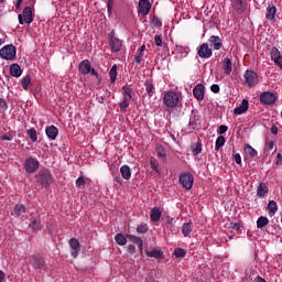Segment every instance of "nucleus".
<instances>
[{"mask_svg": "<svg viewBox=\"0 0 282 282\" xmlns=\"http://www.w3.org/2000/svg\"><path fill=\"white\" fill-rule=\"evenodd\" d=\"M155 151H156L158 158H161L163 162H166V150L164 149V147L159 144L156 145Z\"/></svg>", "mask_w": 282, "mask_h": 282, "instance_id": "7c9ffc66", "label": "nucleus"}, {"mask_svg": "<svg viewBox=\"0 0 282 282\" xmlns=\"http://www.w3.org/2000/svg\"><path fill=\"white\" fill-rule=\"evenodd\" d=\"M270 58L272 62H274V65L282 69V55L281 51L276 46H273L270 51Z\"/></svg>", "mask_w": 282, "mask_h": 282, "instance_id": "0eeeda50", "label": "nucleus"}, {"mask_svg": "<svg viewBox=\"0 0 282 282\" xmlns=\"http://www.w3.org/2000/svg\"><path fill=\"white\" fill-rule=\"evenodd\" d=\"M276 165L279 166V165H281L282 164V155H281V153H278V155H276Z\"/></svg>", "mask_w": 282, "mask_h": 282, "instance_id": "0e129e2a", "label": "nucleus"}, {"mask_svg": "<svg viewBox=\"0 0 282 282\" xmlns=\"http://www.w3.org/2000/svg\"><path fill=\"white\" fill-rule=\"evenodd\" d=\"M22 88L28 91L30 89V86L32 85V77L30 75H26L22 80H21Z\"/></svg>", "mask_w": 282, "mask_h": 282, "instance_id": "c9c22d12", "label": "nucleus"}, {"mask_svg": "<svg viewBox=\"0 0 282 282\" xmlns=\"http://www.w3.org/2000/svg\"><path fill=\"white\" fill-rule=\"evenodd\" d=\"M127 239H130V241H133L139 247L140 252H143L144 250V242L142 241V238L133 235H127Z\"/></svg>", "mask_w": 282, "mask_h": 282, "instance_id": "412c9836", "label": "nucleus"}, {"mask_svg": "<svg viewBox=\"0 0 282 282\" xmlns=\"http://www.w3.org/2000/svg\"><path fill=\"white\" fill-rule=\"evenodd\" d=\"M226 131H228V127L227 126H220L219 127V133H220V135H224V133H226Z\"/></svg>", "mask_w": 282, "mask_h": 282, "instance_id": "052dcab7", "label": "nucleus"}, {"mask_svg": "<svg viewBox=\"0 0 282 282\" xmlns=\"http://www.w3.org/2000/svg\"><path fill=\"white\" fill-rule=\"evenodd\" d=\"M107 8H108V15L111 17L113 12V0H108Z\"/></svg>", "mask_w": 282, "mask_h": 282, "instance_id": "3c124183", "label": "nucleus"}, {"mask_svg": "<svg viewBox=\"0 0 282 282\" xmlns=\"http://www.w3.org/2000/svg\"><path fill=\"white\" fill-rule=\"evenodd\" d=\"M153 83L151 82H147L145 83V90H147V94H149L150 96H153Z\"/></svg>", "mask_w": 282, "mask_h": 282, "instance_id": "a18cd8bd", "label": "nucleus"}, {"mask_svg": "<svg viewBox=\"0 0 282 282\" xmlns=\"http://www.w3.org/2000/svg\"><path fill=\"white\" fill-rule=\"evenodd\" d=\"M139 12L145 17L151 12V2L149 0H140L139 1Z\"/></svg>", "mask_w": 282, "mask_h": 282, "instance_id": "2eb2a0df", "label": "nucleus"}, {"mask_svg": "<svg viewBox=\"0 0 282 282\" xmlns=\"http://www.w3.org/2000/svg\"><path fill=\"white\" fill-rule=\"evenodd\" d=\"M224 144H226V138L224 135L218 137L215 144L216 151H219Z\"/></svg>", "mask_w": 282, "mask_h": 282, "instance_id": "ea45409f", "label": "nucleus"}, {"mask_svg": "<svg viewBox=\"0 0 282 282\" xmlns=\"http://www.w3.org/2000/svg\"><path fill=\"white\" fill-rule=\"evenodd\" d=\"M110 82L116 83V79L118 78V65H113L109 72Z\"/></svg>", "mask_w": 282, "mask_h": 282, "instance_id": "e433bc0d", "label": "nucleus"}, {"mask_svg": "<svg viewBox=\"0 0 282 282\" xmlns=\"http://www.w3.org/2000/svg\"><path fill=\"white\" fill-rule=\"evenodd\" d=\"M232 8L238 14H243V12H246V3H243V0H234Z\"/></svg>", "mask_w": 282, "mask_h": 282, "instance_id": "f3484780", "label": "nucleus"}, {"mask_svg": "<svg viewBox=\"0 0 282 282\" xmlns=\"http://www.w3.org/2000/svg\"><path fill=\"white\" fill-rule=\"evenodd\" d=\"M39 184L44 188H50L54 184V176L48 170H42L36 175Z\"/></svg>", "mask_w": 282, "mask_h": 282, "instance_id": "f257e3e1", "label": "nucleus"}, {"mask_svg": "<svg viewBox=\"0 0 282 282\" xmlns=\"http://www.w3.org/2000/svg\"><path fill=\"white\" fill-rule=\"evenodd\" d=\"M0 58L3 61H14L17 58V46L7 44L0 50Z\"/></svg>", "mask_w": 282, "mask_h": 282, "instance_id": "f03ea898", "label": "nucleus"}, {"mask_svg": "<svg viewBox=\"0 0 282 282\" xmlns=\"http://www.w3.org/2000/svg\"><path fill=\"white\" fill-rule=\"evenodd\" d=\"M213 94H219V85L213 84L210 87Z\"/></svg>", "mask_w": 282, "mask_h": 282, "instance_id": "6e6d98bb", "label": "nucleus"}, {"mask_svg": "<svg viewBox=\"0 0 282 282\" xmlns=\"http://www.w3.org/2000/svg\"><path fill=\"white\" fill-rule=\"evenodd\" d=\"M123 93L126 94L124 98H132L131 94H133V91L131 90V88L123 86L122 87Z\"/></svg>", "mask_w": 282, "mask_h": 282, "instance_id": "de8ad7c7", "label": "nucleus"}, {"mask_svg": "<svg viewBox=\"0 0 282 282\" xmlns=\"http://www.w3.org/2000/svg\"><path fill=\"white\" fill-rule=\"evenodd\" d=\"M115 241L118 246H127V236L124 237L122 234H117L115 236Z\"/></svg>", "mask_w": 282, "mask_h": 282, "instance_id": "f704fd0d", "label": "nucleus"}, {"mask_svg": "<svg viewBox=\"0 0 282 282\" xmlns=\"http://www.w3.org/2000/svg\"><path fill=\"white\" fill-rule=\"evenodd\" d=\"M192 153L194 155H199V153H202V144L196 143V144L192 145Z\"/></svg>", "mask_w": 282, "mask_h": 282, "instance_id": "c03bdc74", "label": "nucleus"}, {"mask_svg": "<svg viewBox=\"0 0 282 282\" xmlns=\"http://www.w3.org/2000/svg\"><path fill=\"white\" fill-rule=\"evenodd\" d=\"M223 69L228 76L232 74V59H230V57L224 59Z\"/></svg>", "mask_w": 282, "mask_h": 282, "instance_id": "5701e85b", "label": "nucleus"}, {"mask_svg": "<svg viewBox=\"0 0 282 282\" xmlns=\"http://www.w3.org/2000/svg\"><path fill=\"white\" fill-rule=\"evenodd\" d=\"M150 218L151 221H160V219L162 218V210H160L159 207L152 208L150 213Z\"/></svg>", "mask_w": 282, "mask_h": 282, "instance_id": "b1692460", "label": "nucleus"}, {"mask_svg": "<svg viewBox=\"0 0 282 282\" xmlns=\"http://www.w3.org/2000/svg\"><path fill=\"white\" fill-rule=\"evenodd\" d=\"M147 257H151L152 259H164V252H162V250L153 249L147 251Z\"/></svg>", "mask_w": 282, "mask_h": 282, "instance_id": "bb28decb", "label": "nucleus"}, {"mask_svg": "<svg viewBox=\"0 0 282 282\" xmlns=\"http://www.w3.org/2000/svg\"><path fill=\"white\" fill-rule=\"evenodd\" d=\"M260 102H262V105H274L276 102V95L270 91L262 93Z\"/></svg>", "mask_w": 282, "mask_h": 282, "instance_id": "9b49d317", "label": "nucleus"}, {"mask_svg": "<svg viewBox=\"0 0 282 282\" xmlns=\"http://www.w3.org/2000/svg\"><path fill=\"white\" fill-rule=\"evenodd\" d=\"M39 166H41V163H39V160L34 158H29L24 162V169L29 174L36 173L39 171Z\"/></svg>", "mask_w": 282, "mask_h": 282, "instance_id": "39448f33", "label": "nucleus"}, {"mask_svg": "<svg viewBox=\"0 0 282 282\" xmlns=\"http://www.w3.org/2000/svg\"><path fill=\"white\" fill-rule=\"evenodd\" d=\"M134 61L137 63V65H140L142 63V61H144V53H138V55H135Z\"/></svg>", "mask_w": 282, "mask_h": 282, "instance_id": "8fccbe9b", "label": "nucleus"}, {"mask_svg": "<svg viewBox=\"0 0 282 282\" xmlns=\"http://www.w3.org/2000/svg\"><path fill=\"white\" fill-rule=\"evenodd\" d=\"M150 166H151V169H153V171H155L158 173V161L151 160Z\"/></svg>", "mask_w": 282, "mask_h": 282, "instance_id": "5fc2aeb1", "label": "nucleus"}, {"mask_svg": "<svg viewBox=\"0 0 282 282\" xmlns=\"http://www.w3.org/2000/svg\"><path fill=\"white\" fill-rule=\"evenodd\" d=\"M163 102L170 108L177 107L180 105V96L174 91H167L163 97Z\"/></svg>", "mask_w": 282, "mask_h": 282, "instance_id": "7ed1b4c3", "label": "nucleus"}, {"mask_svg": "<svg viewBox=\"0 0 282 282\" xmlns=\"http://www.w3.org/2000/svg\"><path fill=\"white\" fill-rule=\"evenodd\" d=\"M25 213V206L22 204H18L14 206V215L15 217H21Z\"/></svg>", "mask_w": 282, "mask_h": 282, "instance_id": "4c0bfd02", "label": "nucleus"}, {"mask_svg": "<svg viewBox=\"0 0 282 282\" xmlns=\"http://www.w3.org/2000/svg\"><path fill=\"white\" fill-rule=\"evenodd\" d=\"M205 88L204 85L197 84L193 89V96L196 100H204Z\"/></svg>", "mask_w": 282, "mask_h": 282, "instance_id": "dca6fc26", "label": "nucleus"}, {"mask_svg": "<svg viewBox=\"0 0 282 282\" xmlns=\"http://www.w3.org/2000/svg\"><path fill=\"white\" fill-rule=\"evenodd\" d=\"M248 99H243L239 107L235 108L234 113L236 116H241V113H246L248 111Z\"/></svg>", "mask_w": 282, "mask_h": 282, "instance_id": "aec40b11", "label": "nucleus"}, {"mask_svg": "<svg viewBox=\"0 0 282 282\" xmlns=\"http://www.w3.org/2000/svg\"><path fill=\"white\" fill-rule=\"evenodd\" d=\"M152 23L155 28H162V20H160V18L156 15H153Z\"/></svg>", "mask_w": 282, "mask_h": 282, "instance_id": "49530a36", "label": "nucleus"}, {"mask_svg": "<svg viewBox=\"0 0 282 282\" xmlns=\"http://www.w3.org/2000/svg\"><path fill=\"white\" fill-rule=\"evenodd\" d=\"M30 228L34 230V232H37V230H41L43 228V225L41 224V219L35 218L30 223Z\"/></svg>", "mask_w": 282, "mask_h": 282, "instance_id": "2f4dec72", "label": "nucleus"}, {"mask_svg": "<svg viewBox=\"0 0 282 282\" xmlns=\"http://www.w3.org/2000/svg\"><path fill=\"white\" fill-rule=\"evenodd\" d=\"M89 74H91V76H96V78H98V72H96V68H90Z\"/></svg>", "mask_w": 282, "mask_h": 282, "instance_id": "338daca9", "label": "nucleus"}, {"mask_svg": "<svg viewBox=\"0 0 282 282\" xmlns=\"http://www.w3.org/2000/svg\"><path fill=\"white\" fill-rule=\"evenodd\" d=\"M30 263L35 269L41 270V268H45V260L41 256H31Z\"/></svg>", "mask_w": 282, "mask_h": 282, "instance_id": "f8f14e48", "label": "nucleus"}, {"mask_svg": "<svg viewBox=\"0 0 282 282\" xmlns=\"http://www.w3.org/2000/svg\"><path fill=\"white\" fill-rule=\"evenodd\" d=\"M79 72L85 76L86 74H89V72H91V63L89 62V59H84L79 63Z\"/></svg>", "mask_w": 282, "mask_h": 282, "instance_id": "a211bd4d", "label": "nucleus"}, {"mask_svg": "<svg viewBox=\"0 0 282 282\" xmlns=\"http://www.w3.org/2000/svg\"><path fill=\"white\" fill-rule=\"evenodd\" d=\"M174 256L176 257V259H184V257H186V250L182 248H176L174 250Z\"/></svg>", "mask_w": 282, "mask_h": 282, "instance_id": "79ce46f5", "label": "nucleus"}, {"mask_svg": "<svg viewBox=\"0 0 282 282\" xmlns=\"http://www.w3.org/2000/svg\"><path fill=\"white\" fill-rule=\"evenodd\" d=\"M269 215H276V212L279 210V206L276 205V202L270 200L268 204Z\"/></svg>", "mask_w": 282, "mask_h": 282, "instance_id": "72a5a7b5", "label": "nucleus"}, {"mask_svg": "<svg viewBox=\"0 0 282 282\" xmlns=\"http://www.w3.org/2000/svg\"><path fill=\"white\" fill-rule=\"evenodd\" d=\"M128 252L130 254H135V245H129L128 246Z\"/></svg>", "mask_w": 282, "mask_h": 282, "instance_id": "bf43d9fd", "label": "nucleus"}, {"mask_svg": "<svg viewBox=\"0 0 282 282\" xmlns=\"http://www.w3.org/2000/svg\"><path fill=\"white\" fill-rule=\"evenodd\" d=\"M270 224V220L265 216H260L257 220V228H265Z\"/></svg>", "mask_w": 282, "mask_h": 282, "instance_id": "473e14b6", "label": "nucleus"}, {"mask_svg": "<svg viewBox=\"0 0 282 282\" xmlns=\"http://www.w3.org/2000/svg\"><path fill=\"white\" fill-rule=\"evenodd\" d=\"M274 17H276V7L271 6L267 8L265 20L274 21Z\"/></svg>", "mask_w": 282, "mask_h": 282, "instance_id": "393cba45", "label": "nucleus"}, {"mask_svg": "<svg viewBox=\"0 0 282 282\" xmlns=\"http://www.w3.org/2000/svg\"><path fill=\"white\" fill-rule=\"evenodd\" d=\"M45 133L50 140H55L58 138V128L56 126H50L45 129Z\"/></svg>", "mask_w": 282, "mask_h": 282, "instance_id": "6ab92c4d", "label": "nucleus"}, {"mask_svg": "<svg viewBox=\"0 0 282 282\" xmlns=\"http://www.w3.org/2000/svg\"><path fill=\"white\" fill-rule=\"evenodd\" d=\"M257 282H267L265 279L261 278V276H258L257 278Z\"/></svg>", "mask_w": 282, "mask_h": 282, "instance_id": "774afa93", "label": "nucleus"}, {"mask_svg": "<svg viewBox=\"0 0 282 282\" xmlns=\"http://www.w3.org/2000/svg\"><path fill=\"white\" fill-rule=\"evenodd\" d=\"M208 43H209V46L213 47V50H216V51L224 47V43L221 42V37H219L217 35H212L208 39Z\"/></svg>", "mask_w": 282, "mask_h": 282, "instance_id": "ddd939ff", "label": "nucleus"}, {"mask_svg": "<svg viewBox=\"0 0 282 282\" xmlns=\"http://www.w3.org/2000/svg\"><path fill=\"white\" fill-rule=\"evenodd\" d=\"M197 55L199 58H210L213 56V48L208 45V43H203L197 48Z\"/></svg>", "mask_w": 282, "mask_h": 282, "instance_id": "1a4fd4ad", "label": "nucleus"}, {"mask_svg": "<svg viewBox=\"0 0 282 282\" xmlns=\"http://www.w3.org/2000/svg\"><path fill=\"white\" fill-rule=\"evenodd\" d=\"M120 173L123 180H131V167H129V165H122L120 167Z\"/></svg>", "mask_w": 282, "mask_h": 282, "instance_id": "cd10ccee", "label": "nucleus"}, {"mask_svg": "<svg viewBox=\"0 0 282 282\" xmlns=\"http://www.w3.org/2000/svg\"><path fill=\"white\" fill-rule=\"evenodd\" d=\"M69 246L72 248V257L74 259H76V257H78V253L80 252V241H78V239L76 238H72L69 240Z\"/></svg>", "mask_w": 282, "mask_h": 282, "instance_id": "4468645a", "label": "nucleus"}, {"mask_svg": "<svg viewBox=\"0 0 282 282\" xmlns=\"http://www.w3.org/2000/svg\"><path fill=\"white\" fill-rule=\"evenodd\" d=\"M10 74L11 76L19 78L21 74H23V70H21V66L19 64H12L10 67Z\"/></svg>", "mask_w": 282, "mask_h": 282, "instance_id": "a878e982", "label": "nucleus"}, {"mask_svg": "<svg viewBox=\"0 0 282 282\" xmlns=\"http://www.w3.org/2000/svg\"><path fill=\"white\" fill-rule=\"evenodd\" d=\"M137 232L140 235H144L145 232H149V226L147 224H141L137 227Z\"/></svg>", "mask_w": 282, "mask_h": 282, "instance_id": "37998d69", "label": "nucleus"}, {"mask_svg": "<svg viewBox=\"0 0 282 282\" xmlns=\"http://www.w3.org/2000/svg\"><path fill=\"white\" fill-rule=\"evenodd\" d=\"M272 149H274V141L267 140L265 141V150L272 151Z\"/></svg>", "mask_w": 282, "mask_h": 282, "instance_id": "864d4df0", "label": "nucleus"}, {"mask_svg": "<svg viewBox=\"0 0 282 282\" xmlns=\"http://www.w3.org/2000/svg\"><path fill=\"white\" fill-rule=\"evenodd\" d=\"M193 232V223H185L182 226V234L184 237H188Z\"/></svg>", "mask_w": 282, "mask_h": 282, "instance_id": "c756f323", "label": "nucleus"}, {"mask_svg": "<svg viewBox=\"0 0 282 282\" xmlns=\"http://www.w3.org/2000/svg\"><path fill=\"white\" fill-rule=\"evenodd\" d=\"M234 160H235L236 164H241V154L236 153L234 155Z\"/></svg>", "mask_w": 282, "mask_h": 282, "instance_id": "13d9d810", "label": "nucleus"}, {"mask_svg": "<svg viewBox=\"0 0 282 282\" xmlns=\"http://www.w3.org/2000/svg\"><path fill=\"white\" fill-rule=\"evenodd\" d=\"M245 83L248 87H254L259 84V75L254 70H247L245 73Z\"/></svg>", "mask_w": 282, "mask_h": 282, "instance_id": "423d86ee", "label": "nucleus"}, {"mask_svg": "<svg viewBox=\"0 0 282 282\" xmlns=\"http://www.w3.org/2000/svg\"><path fill=\"white\" fill-rule=\"evenodd\" d=\"M268 195V186L264 183H260L257 188V196L258 197H265Z\"/></svg>", "mask_w": 282, "mask_h": 282, "instance_id": "c85d7f7f", "label": "nucleus"}, {"mask_svg": "<svg viewBox=\"0 0 282 282\" xmlns=\"http://www.w3.org/2000/svg\"><path fill=\"white\" fill-rule=\"evenodd\" d=\"M115 32H110L109 34V44L112 52H120L122 50V41H120L118 37L113 36Z\"/></svg>", "mask_w": 282, "mask_h": 282, "instance_id": "9d476101", "label": "nucleus"}, {"mask_svg": "<svg viewBox=\"0 0 282 282\" xmlns=\"http://www.w3.org/2000/svg\"><path fill=\"white\" fill-rule=\"evenodd\" d=\"M29 138L31 139V142H36L39 140V135L36 134V129L31 128L26 131Z\"/></svg>", "mask_w": 282, "mask_h": 282, "instance_id": "58836bf2", "label": "nucleus"}, {"mask_svg": "<svg viewBox=\"0 0 282 282\" xmlns=\"http://www.w3.org/2000/svg\"><path fill=\"white\" fill-rule=\"evenodd\" d=\"M257 155V150L252 148L250 144H245V158L246 160H252Z\"/></svg>", "mask_w": 282, "mask_h": 282, "instance_id": "4be33fe9", "label": "nucleus"}, {"mask_svg": "<svg viewBox=\"0 0 282 282\" xmlns=\"http://www.w3.org/2000/svg\"><path fill=\"white\" fill-rule=\"evenodd\" d=\"M129 102H131V98L124 97L123 100L119 104L122 112L127 111V109L129 108Z\"/></svg>", "mask_w": 282, "mask_h": 282, "instance_id": "a19ab883", "label": "nucleus"}, {"mask_svg": "<svg viewBox=\"0 0 282 282\" xmlns=\"http://www.w3.org/2000/svg\"><path fill=\"white\" fill-rule=\"evenodd\" d=\"M232 230H239L241 228V225L239 223H231Z\"/></svg>", "mask_w": 282, "mask_h": 282, "instance_id": "680f3d73", "label": "nucleus"}, {"mask_svg": "<svg viewBox=\"0 0 282 282\" xmlns=\"http://www.w3.org/2000/svg\"><path fill=\"white\" fill-rule=\"evenodd\" d=\"M0 107L1 109H8V102L6 101V99L0 98Z\"/></svg>", "mask_w": 282, "mask_h": 282, "instance_id": "4d7b16f0", "label": "nucleus"}, {"mask_svg": "<svg viewBox=\"0 0 282 282\" xmlns=\"http://www.w3.org/2000/svg\"><path fill=\"white\" fill-rule=\"evenodd\" d=\"M19 23L20 25H23V23H26L30 25L32 21H34V17L32 15V8L31 7H25L22 11V14L18 15Z\"/></svg>", "mask_w": 282, "mask_h": 282, "instance_id": "20e7f679", "label": "nucleus"}, {"mask_svg": "<svg viewBox=\"0 0 282 282\" xmlns=\"http://www.w3.org/2000/svg\"><path fill=\"white\" fill-rule=\"evenodd\" d=\"M271 133H273V135H276L279 133V127L272 126L271 127Z\"/></svg>", "mask_w": 282, "mask_h": 282, "instance_id": "e2e57ef3", "label": "nucleus"}, {"mask_svg": "<svg viewBox=\"0 0 282 282\" xmlns=\"http://www.w3.org/2000/svg\"><path fill=\"white\" fill-rule=\"evenodd\" d=\"M76 186H77V188H80L82 186H85V177L79 176V177L76 180Z\"/></svg>", "mask_w": 282, "mask_h": 282, "instance_id": "603ef678", "label": "nucleus"}, {"mask_svg": "<svg viewBox=\"0 0 282 282\" xmlns=\"http://www.w3.org/2000/svg\"><path fill=\"white\" fill-rule=\"evenodd\" d=\"M154 43H155L156 47H162V45H164V43L162 42V36L161 35H155L154 36Z\"/></svg>", "mask_w": 282, "mask_h": 282, "instance_id": "09e8293b", "label": "nucleus"}, {"mask_svg": "<svg viewBox=\"0 0 282 282\" xmlns=\"http://www.w3.org/2000/svg\"><path fill=\"white\" fill-rule=\"evenodd\" d=\"M113 180L115 182H117V184H120V186H122V178H120V176H115Z\"/></svg>", "mask_w": 282, "mask_h": 282, "instance_id": "69168bd1", "label": "nucleus"}, {"mask_svg": "<svg viewBox=\"0 0 282 282\" xmlns=\"http://www.w3.org/2000/svg\"><path fill=\"white\" fill-rule=\"evenodd\" d=\"M180 182L183 188L191 191L193 188V182H194L193 174L191 173L181 174Z\"/></svg>", "mask_w": 282, "mask_h": 282, "instance_id": "6e6552de", "label": "nucleus"}]
</instances>
